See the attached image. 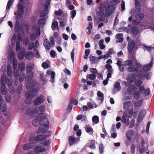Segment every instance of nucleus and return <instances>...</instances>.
Masks as SVG:
<instances>
[{
  "label": "nucleus",
  "mask_w": 154,
  "mask_h": 154,
  "mask_svg": "<svg viewBox=\"0 0 154 154\" xmlns=\"http://www.w3.org/2000/svg\"><path fill=\"white\" fill-rule=\"evenodd\" d=\"M46 116V115L45 113H41L37 115L36 118L39 121L40 125H42L36 131L37 134L40 133H45L48 130L49 128V121Z\"/></svg>",
  "instance_id": "1"
},
{
  "label": "nucleus",
  "mask_w": 154,
  "mask_h": 154,
  "mask_svg": "<svg viewBox=\"0 0 154 154\" xmlns=\"http://www.w3.org/2000/svg\"><path fill=\"white\" fill-rule=\"evenodd\" d=\"M37 136L35 137H32L29 138L30 141H33L35 143V144L37 143L38 142L45 140L46 138H48L49 137L48 135L44 134H37Z\"/></svg>",
  "instance_id": "2"
},
{
  "label": "nucleus",
  "mask_w": 154,
  "mask_h": 154,
  "mask_svg": "<svg viewBox=\"0 0 154 154\" xmlns=\"http://www.w3.org/2000/svg\"><path fill=\"white\" fill-rule=\"evenodd\" d=\"M37 91L36 89H33L32 90H29L25 94V97L26 99L25 100V103L26 104H29L30 103V101L27 100V99H30L31 98L36 95Z\"/></svg>",
  "instance_id": "3"
},
{
  "label": "nucleus",
  "mask_w": 154,
  "mask_h": 154,
  "mask_svg": "<svg viewBox=\"0 0 154 154\" xmlns=\"http://www.w3.org/2000/svg\"><path fill=\"white\" fill-rule=\"evenodd\" d=\"M54 41L53 37H51L50 41L47 38H45L44 40L43 45L45 48L47 50L50 49L51 47H53L54 45Z\"/></svg>",
  "instance_id": "4"
},
{
  "label": "nucleus",
  "mask_w": 154,
  "mask_h": 154,
  "mask_svg": "<svg viewBox=\"0 0 154 154\" xmlns=\"http://www.w3.org/2000/svg\"><path fill=\"white\" fill-rule=\"evenodd\" d=\"M46 3L44 4V10L42 11L40 14L41 17H44L48 13V8L50 6L51 0H45Z\"/></svg>",
  "instance_id": "5"
},
{
  "label": "nucleus",
  "mask_w": 154,
  "mask_h": 154,
  "mask_svg": "<svg viewBox=\"0 0 154 154\" xmlns=\"http://www.w3.org/2000/svg\"><path fill=\"white\" fill-rule=\"evenodd\" d=\"M105 10V15L106 17H108L113 14L115 11V8L113 6L107 4Z\"/></svg>",
  "instance_id": "6"
},
{
  "label": "nucleus",
  "mask_w": 154,
  "mask_h": 154,
  "mask_svg": "<svg viewBox=\"0 0 154 154\" xmlns=\"http://www.w3.org/2000/svg\"><path fill=\"white\" fill-rule=\"evenodd\" d=\"M135 45V42L132 39L130 40L128 42L127 46V49L129 53H131L132 51H134Z\"/></svg>",
  "instance_id": "7"
},
{
  "label": "nucleus",
  "mask_w": 154,
  "mask_h": 154,
  "mask_svg": "<svg viewBox=\"0 0 154 154\" xmlns=\"http://www.w3.org/2000/svg\"><path fill=\"white\" fill-rule=\"evenodd\" d=\"M29 143L24 144L22 148L24 150H27L31 149L35 146V143L33 141H30L29 139Z\"/></svg>",
  "instance_id": "8"
},
{
  "label": "nucleus",
  "mask_w": 154,
  "mask_h": 154,
  "mask_svg": "<svg viewBox=\"0 0 154 154\" xmlns=\"http://www.w3.org/2000/svg\"><path fill=\"white\" fill-rule=\"evenodd\" d=\"M44 100V97L42 95H40L36 98L34 101L35 105H39L41 104Z\"/></svg>",
  "instance_id": "9"
},
{
  "label": "nucleus",
  "mask_w": 154,
  "mask_h": 154,
  "mask_svg": "<svg viewBox=\"0 0 154 154\" xmlns=\"http://www.w3.org/2000/svg\"><path fill=\"white\" fill-rule=\"evenodd\" d=\"M38 109L37 108L31 107L29 108L26 111V113L28 116H31L37 113Z\"/></svg>",
  "instance_id": "10"
},
{
  "label": "nucleus",
  "mask_w": 154,
  "mask_h": 154,
  "mask_svg": "<svg viewBox=\"0 0 154 154\" xmlns=\"http://www.w3.org/2000/svg\"><path fill=\"white\" fill-rule=\"evenodd\" d=\"M34 150L35 153H37L45 152L46 149L43 146L39 145H37L35 147Z\"/></svg>",
  "instance_id": "11"
},
{
  "label": "nucleus",
  "mask_w": 154,
  "mask_h": 154,
  "mask_svg": "<svg viewBox=\"0 0 154 154\" xmlns=\"http://www.w3.org/2000/svg\"><path fill=\"white\" fill-rule=\"evenodd\" d=\"M26 84V87L28 89H32L34 88L36 84V81L34 79H31L28 81Z\"/></svg>",
  "instance_id": "12"
},
{
  "label": "nucleus",
  "mask_w": 154,
  "mask_h": 154,
  "mask_svg": "<svg viewBox=\"0 0 154 154\" xmlns=\"http://www.w3.org/2000/svg\"><path fill=\"white\" fill-rule=\"evenodd\" d=\"M137 89V88L135 85H134L129 84L128 86L127 91L128 93L129 94L131 95Z\"/></svg>",
  "instance_id": "13"
},
{
  "label": "nucleus",
  "mask_w": 154,
  "mask_h": 154,
  "mask_svg": "<svg viewBox=\"0 0 154 154\" xmlns=\"http://www.w3.org/2000/svg\"><path fill=\"white\" fill-rule=\"evenodd\" d=\"M139 90L142 94H144L145 96H148L150 94L149 89H145V88L143 86H140L139 88Z\"/></svg>",
  "instance_id": "14"
},
{
  "label": "nucleus",
  "mask_w": 154,
  "mask_h": 154,
  "mask_svg": "<svg viewBox=\"0 0 154 154\" xmlns=\"http://www.w3.org/2000/svg\"><path fill=\"white\" fill-rule=\"evenodd\" d=\"M136 77L135 74L134 73H130L128 75L126 80L129 82L132 83L135 80Z\"/></svg>",
  "instance_id": "15"
},
{
  "label": "nucleus",
  "mask_w": 154,
  "mask_h": 154,
  "mask_svg": "<svg viewBox=\"0 0 154 154\" xmlns=\"http://www.w3.org/2000/svg\"><path fill=\"white\" fill-rule=\"evenodd\" d=\"M128 117V114L126 112H124L123 115L122 117L121 122H122L125 124L127 125H129L130 121L129 119H127Z\"/></svg>",
  "instance_id": "16"
},
{
  "label": "nucleus",
  "mask_w": 154,
  "mask_h": 154,
  "mask_svg": "<svg viewBox=\"0 0 154 154\" xmlns=\"http://www.w3.org/2000/svg\"><path fill=\"white\" fill-rule=\"evenodd\" d=\"M79 140V138L77 137L74 138L73 136H69L68 138L69 145L70 146L73 145L74 143H75L78 142Z\"/></svg>",
  "instance_id": "17"
},
{
  "label": "nucleus",
  "mask_w": 154,
  "mask_h": 154,
  "mask_svg": "<svg viewBox=\"0 0 154 154\" xmlns=\"http://www.w3.org/2000/svg\"><path fill=\"white\" fill-rule=\"evenodd\" d=\"M97 16L98 18V20L99 21H104L105 20V15L104 14V11L100 10L97 13Z\"/></svg>",
  "instance_id": "18"
},
{
  "label": "nucleus",
  "mask_w": 154,
  "mask_h": 154,
  "mask_svg": "<svg viewBox=\"0 0 154 154\" xmlns=\"http://www.w3.org/2000/svg\"><path fill=\"white\" fill-rule=\"evenodd\" d=\"M14 27V29L16 32H20V30H23V29L21 28L20 23L19 21H16Z\"/></svg>",
  "instance_id": "19"
},
{
  "label": "nucleus",
  "mask_w": 154,
  "mask_h": 154,
  "mask_svg": "<svg viewBox=\"0 0 154 154\" xmlns=\"http://www.w3.org/2000/svg\"><path fill=\"white\" fill-rule=\"evenodd\" d=\"M23 13L20 12L18 11H16L14 12V14L15 15V20L16 21H19L20 18H22Z\"/></svg>",
  "instance_id": "20"
},
{
  "label": "nucleus",
  "mask_w": 154,
  "mask_h": 154,
  "mask_svg": "<svg viewBox=\"0 0 154 154\" xmlns=\"http://www.w3.org/2000/svg\"><path fill=\"white\" fill-rule=\"evenodd\" d=\"M25 54V50L24 49L20 51L18 55L19 59L22 60L24 57Z\"/></svg>",
  "instance_id": "21"
},
{
  "label": "nucleus",
  "mask_w": 154,
  "mask_h": 154,
  "mask_svg": "<svg viewBox=\"0 0 154 154\" xmlns=\"http://www.w3.org/2000/svg\"><path fill=\"white\" fill-rule=\"evenodd\" d=\"M33 77V73L32 72H27L25 77V81H29Z\"/></svg>",
  "instance_id": "22"
},
{
  "label": "nucleus",
  "mask_w": 154,
  "mask_h": 154,
  "mask_svg": "<svg viewBox=\"0 0 154 154\" xmlns=\"http://www.w3.org/2000/svg\"><path fill=\"white\" fill-rule=\"evenodd\" d=\"M131 33L135 36H136L139 32V29L137 26H133L131 29Z\"/></svg>",
  "instance_id": "23"
},
{
  "label": "nucleus",
  "mask_w": 154,
  "mask_h": 154,
  "mask_svg": "<svg viewBox=\"0 0 154 154\" xmlns=\"http://www.w3.org/2000/svg\"><path fill=\"white\" fill-rule=\"evenodd\" d=\"M127 71L129 72H138L139 71V69L134 66H131L128 67L127 68Z\"/></svg>",
  "instance_id": "24"
},
{
  "label": "nucleus",
  "mask_w": 154,
  "mask_h": 154,
  "mask_svg": "<svg viewBox=\"0 0 154 154\" xmlns=\"http://www.w3.org/2000/svg\"><path fill=\"white\" fill-rule=\"evenodd\" d=\"M1 89L2 94L3 95H6L7 92V89L5 84L2 83L1 85Z\"/></svg>",
  "instance_id": "25"
},
{
  "label": "nucleus",
  "mask_w": 154,
  "mask_h": 154,
  "mask_svg": "<svg viewBox=\"0 0 154 154\" xmlns=\"http://www.w3.org/2000/svg\"><path fill=\"white\" fill-rule=\"evenodd\" d=\"M34 68V65L33 64L29 63L27 64L26 66V69L27 72H32V70Z\"/></svg>",
  "instance_id": "26"
},
{
  "label": "nucleus",
  "mask_w": 154,
  "mask_h": 154,
  "mask_svg": "<svg viewBox=\"0 0 154 154\" xmlns=\"http://www.w3.org/2000/svg\"><path fill=\"white\" fill-rule=\"evenodd\" d=\"M0 108L2 111L3 112H5L6 111V106L4 101L0 103Z\"/></svg>",
  "instance_id": "27"
},
{
  "label": "nucleus",
  "mask_w": 154,
  "mask_h": 154,
  "mask_svg": "<svg viewBox=\"0 0 154 154\" xmlns=\"http://www.w3.org/2000/svg\"><path fill=\"white\" fill-rule=\"evenodd\" d=\"M46 23V20L45 18H40L38 21L37 23L38 25L39 26H42L43 25L45 24Z\"/></svg>",
  "instance_id": "28"
},
{
  "label": "nucleus",
  "mask_w": 154,
  "mask_h": 154,
  "mask_svg": "<svg viewBox=\"0 0 154 154\" xmlns=\"http://www.w3.org/2000/svg\"><path fill=\"white\" fill-rule=\"evenodd\" d=\"M140 93L138 91L134 92L133 94V97L134 99L137 100L140 97Z\"/></svg>",
  "instance_id": "29"
},
{
  "label": "nucleus",
  "mask_w": 154,
  "mask_h": 154,
  "mask_svg": "<svg viewBox=\"0 0 154 154\" xmlns=\"http://www.w3.org/2000/svg\"><path fill=\"white\" fill-rule=\"evenodd\" d=\"M131 105V101H127L124 103L123 107L125 109H128L130 107Z\"/></svg>",
  "instance_id": "30"
},
{
  "label": "nucleus",
  "mask_w": 154,
  "mask_h": 154,
  "mask_svg": "<svg viewBox=\"0 0 154 154\" xmlns=\"http://www.w3.org/2000/svg\"><path fill=\"white\" fill-rule=\"evenodd\" d=\"M18 68L20 71L22 72L24 71L25 69L24 63L22 62L19 63L18 64Z\"/></svg>",
  "instance_id": "31"
},
{
  "label": "nucleus",
  "mask_w": 154,
  "mask_h": 154,
  "mask_svg": "<svg viewBox=\"0 0 154 154\" xmlns=\"http://www.w3.org/2000/svg\"><path fill=\"white\" fill-rule=\"evenodd\" d=\"M106 3L105 1H103L101 3L100 5V10L104 11L105 8H106Z\"/></svg>",
  "instance_id": "32"
},
{
  "label": "nucleus",
  "mask_w": 154,
  "mask_h": 154,
  "mask_svg": "<svg viewBox=\"0 0 154 154\" xmlns=\"http://www.w3.org/2000/svg\"><path fill=\"white\" fill-rule=\"evenodd\" d=\"M144 15L142 13H138L135 16L136 19L138 20H141L144 17Z\"/></svg>",
  "instance_id": "33"
},
{
  "label": "nucleus",
  "mask_w": 154,
  "mask_h": 154,
  "mask_svg": "<svg viewBox=\"0 0 154 154\" xmlns=\"http://www.w3.org/2000/svg\"><path fill=\"white\" fill-rule=\"evenodd\" d=\"M113 86L114 88H116L118 91H119L121 89L120 83L118 82H115L114 83Z\"/></svg>",
  "instance_id": "34"
},
{
  "label": "nucleus",
  "mask_w": 154,
  "mask_h": 154,
  "mask_svg": "<svg viewBox=\"0 0 154 154\" xmlns=\"http://www.w3.org/2000/svg\"><path fill=\"white\" fill-rule=\"evenodd\" d=\"M40 78L41 81L43 82L42 85H45L47 82V79L44 77V74L42 73L40 75Z\"/></svg>",
  "instance_id": "35"
},
{
  "label": "nucleus",
  "mask_w": 154,
  "mask_h": 154,
  "mask_svg": "<svg viewBox=\"0 0 154 154\" xmlns=\"http://www.w3.org/2000/svg\"><path fill=\"white\" fill-rule=\"evenodd\" d=\"M17 7L18 10L20 11V12L23 13L24 12V7L23 5L20 3H19Z\"/></svg>",
  "instance_id": "36"
},
{
  "label": "nucleus",
  "mask_w": 154,
  "mask_h": 154,
  "mask_svg": "<svg viewBox=\"0 0 154 154\" xmlns=\"http://www.w3.org/2000/svg\"><path fill=\"white\" fill-rule=\"evenodd\" d=\"M13 3V0H8L6 6V10H7V11H9L10 8V7L12 6Z\"/></svg>",
  "instance_id": "37"
},
{
  "label": "nucleus",
  "mask_w": 154,
  "mask_h": 154,
  "mask_svg": "<svg viewBox=\"0 0 154 154\" xmlns=\"http://www.w3.org/2000/svg\"><path fill=\"white\" fill-rule=\"evenodd\" d=\"M97 95L98 97H100V98L99 100L101 101V102H103L104 100V96L103 94L100 91H98L97 92Z\"/></svg>",
  "instance_id": "38"
},
{
  "label": "nucleus",
  "mask_w": 154,
  "mask_h": 154,
  "mask_svg": "<svg viewBox=\"0 0 154 154\" xmlns=\"http://www.w3.org/2000/svg\"><path fill=\"white\" fill-rule=\"evenodd\" d=\"M85 131L88 133H90L93 131V129L89 125H87L85 128Z\"/></svg>",
  "instance_id": "39"
},
{
  "label": "nucleus",
  "mask_w": 154,
  "mask_h": 154,
  "mask_svg": "<svg viewBox=\"0 0 154 154\" xmlns=\"http://www.w3.org/2000/svg\"><path fill=\"white\" fill-rule=\"evenodd\" d=\"M89 58L90 61L92 64L94 63L97 60V57L93 56H90Z\"/></svg>",
  "instance_id": "40"
},
{
  "label": "nucleus",
  "mask_w": 154,
  "mask_h": 154,
  "mask_svg": "<svg viewBox=\"0 0 154 154\" xmlns=\"http://www.w3.org/2000/svg\"><path fill=\"white\" fill-rule=\"evenodd\" d=\"M25 77V74L23 72H21L19 75V81L21 82L23 81Z\"/></svg>",
  "instance_id": "41"
},
{
  "label": "nucleus",
  "mask_w": 154,
  "mask_h": 154,
  "mask_svg": "<svg viewBox=\"0 0 154 154\" xmlns=\"http://www.w3.org/2000/svg\"><path fill=\"white\" fill-rule=\"evenodd\" d=\"M92 120L94 123L97 124L99 122V117L97 116H94L92 117Z\"/></svg>",
  "instance_id": "42"
},
{
  "label": "nucleus",
  "mask_w": 154,
  "mask_h": 154,
  "mask_svg": "<svg viewBox=\"0 0 154 154\" xmlns=\"http://www.w3.org/2000/svg\"><path fill=\"white\" fill-rule=\"evenodd\" d=\"M7 75L9 76H11L12 74V70L11 67L8 66L7 69Z\"/></svg>",
  "instance_id": "43"
},
{
  "label": "nucleus",
  "mask_w": 154,
  "mask_h": 154,
  "mask_svg": "<svg viewBox=\"0 0 154 154\" xmlns=\"http://www.w3.org/2000/svg\"><path fill=\"white\" fill-rule=\"evenodd\" d=\"M41 143L45 146H49L50 145L49 141L48 140H43Z\"/></svg>",
  "instance_id": "44"
},
{
  "label": "nucleus",
  "mask_w": 154,
  "mask_h": 154,
  "mask_svg": "<svg viewBox=\"0 0 154 154\" xmlns=\"http://www.w3.org/2000/svg\"><path fill=\"white\" fill-rule=\"evenodd\" d=\"M37 37V34L33 33L30 35V40L31 41H35Z\"/></svg>",
  "instance_id": "45"
},
{
  "label": "nucleus",
  "mask_w": 154,
  "mask_h": 154,
  "mask_svg": "<svg viewBox=\"0 0 154 154\" xmlns=\"http://www.w3.org/2000/svg\"><path fill=\"white\" fill-rule=\"evenodd\" d=\"M16 50L17 51H18L20 48V43L19 41H16Z\"/></svg>",
  "instance_id": "46"
},
{
  "label": "nucleus",
  "mask_w": 154,
  "mask_h": 154,
  "mask_svg": "<svg viewBox=\"0 0 154 154\" xmlns=\"http://www.w3.org/2000/svg\"><path fill=\"white\" fill-rule=\"evenodd\" d=\"M17 62L16 59L15 60L14 59H13V69H16L17 67Z\"/></svg>",
  "instance_id": "47"
},
{
  "label": "nucleus",
  "mask_w": 154,
  "mask_h": 154,
  "mask_svg": "<svg viewBox=\"0 0 154 154\" xmlns=\"http://www.w3.org/2000/svg\"><path fill=\"white\" fill-rule=\"evenodd\" d=\"M54 77L55 72L53 71L51 73V82L52 84L54 83Z\"/></svg>",
  "instance_id": "48"
},
{
  "label": "nucleus",
  "mask_w": 154,
  "mask_h": 154,
  "mask_svg": "<svg viewBox=\"0 0 154 154\" xmlns=\"http://www.w3.org/2000/svg\"><path fill=\"white\" fill-rule=\"evenodd\" d=\"M7 78L5 75H2L1 76V79H0V83L1 84L2 83L5 84V82L6 81V79H7Z\"/></svg>",
  "instance_id": "49"
},
{
  "label": "nucleus",
  "mask_w": 154,
  "mask_h": 154,
  "mask_svg": "<svg viewBox=\"0 0 154 154\" xmlns=\"http://www.w3.org/2000/svg\"><path fill=\"white\" fill-rule=\"evenodd\" d=\"M143 82L140 79H138L135 82V84L137 86H140L142 84Z\"/></svg>",
  "instance_id": "50"
},
{
  "label": "nucleus",
  "mask_w": 154,
  "mask_h": 154,
  "mask_svg": "<svg viewBox=\"0 0 154 154\" xmlns=\"http://www.w3.org/2000/svg\"><path fill=\"white\" fill-rule=\"evenodd\" d=\"M125 65L129 66H132L133 64V62L131 60H128L125 62Z\"/></svg>",
  "instance_id": "51"
},
{
  "label": "nucleus",
  "mask_w": 154,
  "mask_h": 154,
  "mask_svg": "<svg viewBox=\"0 0 154 154\" xmlns=\"http://www.w3.org/2000/svg\"><path fill=\"white\" fill-rule=\"evenodd\" d=\"M140 73L138 75V77L141 79L144 78L145 76V72H143L142 70H140Z\"/></svg>",
  "instance_id": "52"
},
{
  "label": "nucleus",
  "mask_w": 154,
  "mask_h": 154,
  "mask_svg": "<svg viewBox=\"0 0 154 154\" xmlns=\"http://www.w3.org/2000/svg\"><path fill=\"white\" fill-rule=\"evenodd\" d=\"M8 87L9 88V91L10 93L13 94L15 92L16 89L14 87L11 85V86H9Z\"/></svg>",
  "instance_id": "53"
},
{
  "label": "nucleus",
  "mask_w": 154,
  "mask_h": 154,
  "mask_svg": "<svg viewBox=\"0 0 154 154\" xmlns=\"http://www.w3.org/2000/svg\"><path fill=\"white\" fill-rule=\"evenodd\" d=\"M5 99L7 102L9 103L11 102V98L10 95L7 94L5 96Z\"/></svg>",
  "instance_id": "54"
},
{
  "label": "nucleus",
  "mask_w": 154,
  "mask_h": 154,
  "mask_svg": "<svg viewBox=\"0 0 154 154\" xmlns=\"http://www.w3.org/2000/svg\"><path fill=\"white\" fill-rule=\"evenodd\" d=\"M34 45V43L33 42H29L28 46V50H31L33 48Z\"/></svg>",
  "instance_id": "55"
},
{
  "label": "nucleus",
  "mask_w": 154,
  "mask_h": 154,
  "mask_svg": "<svg viewBox=\"0 0 154 154\" xmlns=\"http://www.w3.org/2000/svg\"><path fill=\"white\" fill-rule=\"evenodd\" d=\"M74 51H75V49L74 48H73L72 51L71 53V59L72 60V61L73 63H74Z\"/></svg>",
  "instance_id": "56"
},
{
  "label": "nucleus",
  "mask_w": 154,
  "mask_h": 154,
  "mask_svg": "<svg viewBox=\"0 0 154 154\" xmlns=\"http://www.w3.org/2000/svg\"><path fill=\"white\" fill-rule=\"evenodd\" d=\"M131 54L130 58L131 60H134L136 59L135 53L134 51H132L131 53H129Z\"/></svg>",
  "instance_id": "57"
},
{
  "label": "nucleus",
  "mask_w": 154,
  "mask_h": 154,
  "mask_svg": "<svg viewBox=\"0 0 154 154\" xmlns=\"http://www.w3.org/2000/svg\"><path fill=\"white\" fill-rule=\"evenodd\" d=\"M58 25V22L57 21H55L53 22L51 25V27L52 29H54V28H56Z\"/></svg>",
  "instance_id": "58"
},
{
  "label": "nucleus",
  "mask_w": 154,
  "mask_h": 154,
  "mask_svg": "<svg viewBox=\"0 0 154 154\" xmlns=\"http://www.w3.org/2000/svg\"><path fill=\"white\" fill-rule=\"evenodd\" d=\"M45 107L43 105H41L38 108V111L40 112H43L45 111Z\"/></svg>",
  "instance_id": "59"
},
{
  "label": "nucleus",
  "mask_w": 154,
  "mask_h": 154,
  "mask_svg": "<svg viewBox=\"0 0 154 154\" xmlns=\"http://www.w3.org/2000/svg\"><path fill=\"white\" fill-rule=\"evenodd\" d=\"M55 14L56 16H61L63 12L61 9H59L57 11H55Z\"/></svg>",
  "instance_id": "60"
},
{
  "label": "nucleus",
  "mask_w": 154,
  "mask_h": 154,
  "mask_svg": "<svg viewBox=\"0 0 154 154\" xmlns=\"http://www.w3.org/2000/svg\"><path fill=\"white\" fill-rule=\"evenodd\" d=\"M22 85H20L18 86L17 90V94H20V93L22 90Z\"/></svg>",
  "instance_id": "61"
},
{
  "label": "nucleus",
  "mask_w": 154,
  "mask_h": 154,
  "mask_svg": "<svg viewBox=\"0 0 154 154\" xmlns=\"http://www.w3.org/2000/svg\"><path fill=\"white\" fill-rule=\"evenodd\" d=\"M100 35L99 34H97L93 38L94 41V42H97L98 40L100 38Z\"/></svg>",
  "instance_id": "62"
},
{
  "label": "nucleus",
  "mask_w": 154,
  "mask_h": 154,
  "mask_svg": "<svg viewBox=\"0 0 154 154\" xmlns=\"http://www.w3.org/2000/svg\"><path fill=\"white\" fill-rule=\"evenodd\" d=\"M72 103L71 102H70L67 109V110L69 111V113L72 110Z\"/></svg>",
  "instance_id": "63"
},
{
  "label": "nucleus",
  "mask_w": 154,
  "mask_h": 154,
  "mask_svg": "<svg viewBox=\"0 0 154 154\" xmlns=\"http://www.w3.org/2000/svg\"><path fill=\"white\" fill-rule=\"evenodd\" d=\"M89 70L91 72L93 73V74L95 75L98 73V72L95 68H91Z\"/></svg>",
  "instance_id": "64"
}]
</instances>
